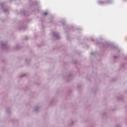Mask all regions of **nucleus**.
<instances>
[{"instance_id": "1", "label": "nucleus", "mask_w": 127, "mask_h": 127, "mask_svg": "<svg viewBox=\"0 0 127 127\" xmlns=\"http://www.w3.org/2000/svg\"><path fill=\"white\" fill-rule=\"evenodd\" d=\"M44 15H47V12L44 13Z\"/></svg>"}]
</instances>
